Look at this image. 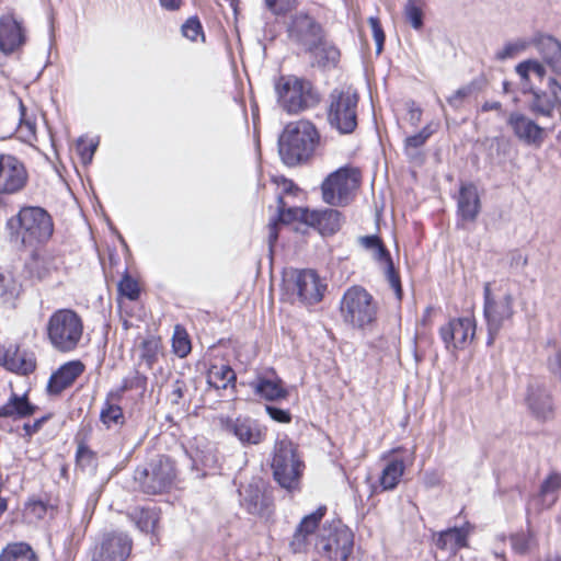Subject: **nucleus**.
I'll list each match as a JSON object with an SVG mask.
<instances>
[{"mask_svg":"<svg viewBox=\"0 0 561 561\" xmlns=\"http://www.w3.org/2000/svg\"><path fill=\"white\" fill-rule=\"evenodd\" d=\"M274 513L272 488L262 479L253 480L248 485V514L268 520Z\"/></svg>","mask_w":561,"mask_h":561,"instance_id":"17","label":"nucleus"},{"mask_svg":"<svg viewBox=\"0 0 561 561\" xmlns=\"http://www.w3.org/2000/svg\"><path fill=\"white\" fill-rule=\"evenodd\" d=\"M473 90V83L463 85L455 91L449 98H447V103L455 110H458L462 106L465 100L471 95Z\"/></svg>","mask_w":561,"mask_h":561,"instance_id":"48","label":"nucleus"},{"mask_svg":"<svg viewBox=\"0 0 561 561\" xmlns=\"http://www.w3.org/2000/svg\"><path fill=\"white\" fill-rule=\"evenodd\" d=\"M78 152L84 163H89L92 160L96 144L91 141L87 144L83 139H80L77 145Z\"/></svg>","mask_w":561,"mask_h":561,"instance_id":"57","label":"nucleus"},{"mask_svg":"<svg viewBox=\"0 0 561 561\" xmlns=\"http://www.w3.org/2000/svg\"><path fill=\"white\" fill-rule=\"evenodd\" d=\"M309 545H310V537L307 534L299 531L298 528H296V530L293 535V538L289 542V548H290L291 552L305 553V552H307Z\"/></svg>","mask_w":561,"mask_h":561,"instance_id":"49","label":"nucleus"},{"mask_svg":"<svg viewBox=\"0 0 561 561\" xmlns=\"http://www.w3.org/2000/svg\"><path fill=\"white\" fill-rule=\"evenodd\" d=\"M172 348L175 355L183 358L191 352V341L187 332L181 325H175L172 336Z\"/></svg>","mask_w":561,"mask_h":561,"instance_id":"43","label":"nucleus"},{"mask_svg":"<svg viewBox=\"0 0 561 561\" xmlns=\"http://www.w3.org/2000/svg\"><path fill=\"white\" fill-rule=\"evenodd\" d=\"M274 182L277 186V220L282 224L296 221L300 214L294 210L305 209L295 204V199L301 194V190L291 180L284 176L275 178Z\"/></svg>","mask_w":561,"mask_h":561,"instance_id":"13","label":"nucleus"},{"mask_svg":"<svg viewBox=\"0 0 561 561\" xmlns=\"http://www.w3.org/2000/svg\"><path fill=\"white\" fill-rule=\"evenodd\" d=\"M294 211L300 214L296 221L304 222L318 229L322 236H332L336 233L344 222L343 214L333 208L312 210L305 208L304 210Z\"/></svg>","mask_w":561,"mask_h":561,"instance_id":"16","label":"nucleus"},{"mask_svg":"<svg viewBox=\"0 0 561 561\" xmlns=\"http://www.w3.org/2000/svg\"><path fill=\"white\" fill-rule=\"evenodd\" d=\"M525 401L529 411L537 419L547 420L553 413L550 391L540 381L535 380L528 385Z\"/></svg>","mask_w":561,"mask_h":561,"instance_id":"24","label":"nucleus"},{"mask_svg":"<svg viewBox=\"0 0 561 561\" xmlns=\"http://www.w3.org/2000/svg\"><path fill=\"white\" fill-rule=\"evenodd\" d=\"M404 16L414 30H421L424 24L422 3H405Z\"/></svg>","mask_w":561,"mask_h":561,"instance_id":"46","label":"nucleus"},{"mask_svg":"<svg viewBox=\"0 0 561 561\" xmlns=\"http://www.w3.org/2000/svg\"><path fill=\"white\" fill-rule=\"evenodd\" d=\"M266 4L275 14H284L296 7L297 0H266Z\"/></svg>","mask_w":561,"mask_h":561,"instance_id":"56","label":"nucleus"},{"mask_svg":"<svg viewBox=\"0 0 561 561\" xmlns=\"http://www.w3.org/2000/svg\"><path fill=\"white\" fill-rule=\"evenodd\" d=\"M77 461L81 465H90L94 459V454L89 447L80 444L77 449Z\"/></svg>","mask_w":561,"mask_h":561,"instance_id":"60","label":"nucleus"},{"mask_svg":"<svg viewBox=\"0 0 561 561\" xmlns=\"http://www.w3.org/2000/svg\"><path fill=\"white\" fill-rule=\"evenodd\" d=\"M46 511L47 506L42 501H30L25 507L26 515L35 517L37 519L43 518L46 514Z\"/></svg>","mask_w":561,"mask_h":561,"instance_id":"58","label":"nucleus"},{"mask_svg":"<svg viewBox=\"0 0 561 561\" xmlns=\"http://www.w3.org/2000/svg\"><path fill=\"white\" fill-rule=\"evenodd\" d=\"M219 422L221 427L228 432L237 436L241 442H244V426L243 423L240 422V419L233 420L230 417H219Z\"/></svg>","mask_w":561,"mask_h":561,"instance_id":"47","label":"nucleus"},{"mask_svg":"<svg viewBox=\"0 0 561 561\" xmlns=\"http://www.w3.org/2000/svg\"><path fill=\"white\" fill-rule=\"evenodd\" d=\"M290 37L302 45L306 50L312 51L322 39L321 26L307 14L295 16L289 28Z\"/></svg>","mask_w":561,"mask_h":561,"instance_id":"21","label":"nucleus"},{"mask_svg":"<svg viewBox=\"0 0 561 561\" xmlns=\"http://www.w3.org/2000/svg\"><path fill=\"white\" fill-rule=\"evenodd\" d=\"M275 481L289 493L300 490L305 465L299 459L294 444L288 438L276 442L272 459Z\"/></svg>","mask_w":561,"mask_h":561,"instance_id":"5","label":"nucleus"},{"mask_svg":"<svg viewBox=\"0 0 561 561\" xmlns=\"http://www.w3.org/2000/svg\"><path fill=\"white\" fill-rule=\"evenodd\" d=\"M359 244L371 252L373 259L383 265L386 277L393 289L398 300L402 299V286L398 272L394 268L389 250L385 247L382 240L376 236H364L358 239Z\"/></svg>","mask_w":561,"mask_h":561,"instance_id":"11","label":"nucleus"},{"mask_svg":"<svg viewBox=\"0 0 561 561\" xmlns=\"http://www.w3.org/2000/svg\"><path fill=\"white\" fill-rule=\"evenodd\" d=\"M182 33L186 38L196 41L197 37L202 35V25L199 21L196 18H190L182 25Z\"/></svg>","mask_w":561,"mask_h":561,"instance_id":"55","label":"nucleus"},{"mask_svg":"<svg viewBox=\"0 0 561 561\" xmlns=\"http://www.w3.org/2000/svg\"><path fill=\"white\" fill-rule=\"evenodd\" d=\"M250 386L260 399L266 401H278L288 397V390L284 387L283 380L273 369L257 374Z\"/></svg>","mask_w":561,"mask_h":561,"instance_id":"23","label":"nucleus"},{"mask_svg":"<svg viewBox=\"0 0 561 561\" xmlns=\"http://www.w3.org/2000/svg\"><path fill=\"white\" fill-rule=\"evenodd\" d=\"M476 322L472 318H455L439 329V336L447 350H461L472 341Z\"/></svg>","mask_w":561,"mask_h":561,"instance_id":"15","label":"nucleus"},{"mask_svg":"<svg viewBox=\"0 0 561 561\" xmlns=\"http://www.w3.org/2000/svg\"><path fill=\"white\" fill-rule=\"evenodd\" d=\"M327 285L313 270H302L296 273L294 279V291L305 305H316L323 298Z\"/></svg>","mask_w":561,"mask_h":561,"instance_id":"20","label":"nucleus"},{"mask_svg":"<svg viewBox=\"0 0 561 561\" xmlns=\"http://www.w3.org/2000/svg\"><path fill=\"white\" fill-rule=\"evenodd\" d=\"M368 22L371 27L373 37L376 42V51H377V54H380L383 49V44H385V38H386L385 32L382 30V26H381L378 18L370 16L368 19Z\"/></svg>","mask_w":561,"mask_h":561,"instance_id":"52","label":"nucleus"},{"mask_svg":"<svg viewBox=\"0 0 561 561\" xmlns=\"http://www.w3.org/2000/svg\"><path fill=\"white\" fill-rule=\"evenodd\" d=\"M83 332L84 324L81 316L69 308L55 310L46 323L47 340L59 353L77 350L83 339Z\"/></svg>","mask_w":561,"mask_h":561,"instance_id":"3","label":"nucleus"},{"mask_svg":"<svg viewBox=\"0 0 561 561\" xmlns=\"http://www.w3.org/2000/svg\"><path fill=\"white\" fill-rule=\"evenodd\" d=\"M325 513H327V507L319 506L314 512L306 515L300 520L297 528L299 529V531H302L310 537L318 528V526H319L321 519L324 517Z\"/></svg>","mask_w":561,"mask_h":561,"instance_id":"45","label":"nucleus"},{"mask_svg":"<svg viewBox=\"0 0 561 561\" xmlns=\"http://www.w3.org/2000/svg\"><path fill=\"white\" fill-rule=\"evenodd\" d=\"M408 114L410 124L412 126H417L422 119L423 111L414 101H409Z\"/></svg>","mask_w":561,"mask_h":561,"instance_id":"59","label":"nucleus"},{"mask_svg":"<svg viewBox=\"0 0 561 561\" xmlns=\"http://www.w3.org/2000/svg\"><path fill=\"white\" fill-rule=\"evenodd\" d=\"M30 277L42 280L57 270L55 257L48 253H34L25 264Z\"/></svg>","mask_w":561,"mask_h":561,"instance_id":"31","label":"nucleus"},{"mask_svg":"<svg viewBox=\"0 0 561 561\" xmlns=\"http://www.w3.org/2000/svg\"><path fill=\"white\" fill-rule=\"evenodd\" d=\"M312 51H316L317 61L322 67H334L340 58L339 49L322 39Z\"/></svg>","mask_w":561,"mask_h":561,"instance_id":"40","label":"nucleus"},{"mask_svg":"<svg viewBox=\"0 0 561 561\" xmlns=\"http://www.w3.org/2000/svg\"><path fill=\"white\" fill-rule=\"evenodd\" d=\"M21 291V285L15 280L12 273H0V298L3 302L15 299Z\"/></svg>","mask_w":561,"mask_h":561,"instance_id":"41","label":"nucleus"},{"mask_svg":"<svg viewBox=\"0 0 561 561\" xmlns=\"http://www.w3.org/2000/svg\"><path fill=\"white\" fill-rule=\"evenodd\" d=\"M481 210L478 187L472 182L461 183L457 198V215L462 221L472 222Z\"/></svg>","mask_w":561,"mask_h":561,"instance_id":"26","label":"nucleus"},{"mask_svg":"<svg viewBox=\"0 0 561 561\" xmlns=\"http://www.w3.org/2000/svg\"><path fill=\"white\" fill-rule=\"evenodd\" d=\"M548 368L561 379V350L548 358Z\"/></svg>","mask_w":561,"mask_h":561,"instance_id":"63","label":"nucleus"},{"mask_svg":"<svg viewBox=\"0 0 561 561\" xmlns=\"http://www.w3.org/2000/svg\"><path fill=\"white\" fill-rule=\"evenodd\" d=\"M7 227L11 240L26 248H35L46 243L54 232L50 215L42 207L27 206L11 217Z\"/></svg>","mask_w":561,"mask_h":561,"instance_id":"1","label":"nucleus"},{"mask_svg":"<svg viewBox=\"0 0 561 561\" xmlns=\"http://www.w3.org/2000/svg\"><path fill=\"white\" fill-rule=\"evenodd\" d=\"M359 95L355 88H335L329 95L328 122L341 135L352 134L358 124Z\"/></svg>","mask_w":561,"mask_h":561,"instance_id":"4","label":"nucleus"},{"mask_svg":"<svg viewBox=\"0 0 561 561\" xmlns=\"http://www.w3.org/2000/svg\"><path fill=\"white\" fill-rule=\"evenodd\" d=\"M0 561H36L32 548L23 542L8 546L0 554Z\"/></svg>","mask_w":561,"mask_h":561,"instance_id":"37","label":"nucleus"},{"mask_svg":"<svg viewBox=\"0 0 561 561\" xmlns=\"http://www.w3.org/2000/svg\"><path fill=\"white\" fill-rule=\"evenodd\" d=\"M483 316L488 327V345H492L496 335L514 314V298L508 291H493L491 284L486 283L483 288Z\"/></svg>","mask_w":561,"mask_h":561,"instance_id":"9","label":"nucleus"},{"mask_svg":"<svg viewBox=\"0 0 561 561\" xmlns=\"http://www.w3.org/2000/svg\"><path fill=\"white\" fill-rule=\"evenodd\" d=\"M131 539L123 533L103 536L91 554V561H125L131 551Z\"/></svg>","mask_w":561,"mask_h":561,"instance_id":"12","label":"nucleus"},{"mask_svg":"<svg viewBox=\"0 0 561 561\" xmlns=\"http://www.w3.org/2000/svg\"><path fill=\"white\" fill-rule=\"evenodd\" d=\"M320 135L309 121L288 124L278 139V152L282 161L288 167L308 162L319 145Z\"/></svg>","mask_w":561,"mask_h":561,"instance_id":"2","label":"nucleus"},{"mask_svg":"<svg viewBox=\"0 0 561 561\" xmlns=\"http://www.w3.org/2000/svg\"><path fill=\"white\" fill-rule=\"evenodd\" d=\"M118 290L122 295L128 297L131 300L137 299L139 295V287L137 282L128 275L124 276L119 282Z\"/></svg>","mask_w":561,"mask_h":561,"instance_id":"51","label":"nucleus"},{"mask_svg":"<svg viewBox=\"0 0 561 561\" xmlns=\"http://www.w3.org/2000/svg\"><path fill=\"white\" fill-rule=\"evenodd\" d=\"M506 123L514 136L523 144L535 148L542 146L546 133L534 119L520 112H512Z\"/></svg>","mask_w":561,"mask_h":561,"instance_id":"18","label":"nucleus"},{"mask_svg":"<svg viewBox=\"0 0 561 561\" xmlns=\"http://www.w3.org/2000/svg\"><path fill=\"white\" fill-rule=\"evenodd\" d=\"M468 530L463 527H453L442 530L434 539L435 546L444 551L456 552L467 546Z\"/></svg>","mask_w":561,"mask_h":561,"instance_id":"30","label":"nucleus"},{"mask_svg":"<svg viewBox=\"0 0 561 561\" xmlns=\"http://www.w3.org/2000/svg\"><path fill=\"white\" fill-rule=\"evenodd\" d=\"M360 183L357 168L342 167L330 173L321 184L322 199L331 206H346Z\"/></svg>","mask_w":561,"mask_h":561,"instance_id":"10","label":"nucleus"},{"mask_svg":"<svg viewBox=\"0 0 561 561\" xmlns=\"http://www.w3.org/2000/svg\"><path fill=\"white\" fill-rule=\"evenodd\" d=\"M224 1L229 4V7L232 9V12H233L236 41H237V45H238V48H239V54H240L241 62L243 64L242 39H241L240 28L238 26V20H239V14H240V10H239V7H238L239 0H224ZM217 2H218L219 5H221V0H217Z\"/></svg>","mask_w":561,"mask_h":561,"instance_id":"50","label":"nucleus"},{"mask_svg":"<svg viewBox=\"0 0 561 561\" xmlns=\"http://www.w3.org/2000/svg\"><path fill=\"white\" fill-rule=\"evenodd\" d=\"M437 128L438 123H428L415 135L407 137L404 140L405 154L413 157V150L424 146L430 137L437 130Z\"/></svg>","mask_w":561,"mask_h":561,"instance_id":"36","label":"nucleus"},{"mask_svg":"<svg viewBox=\"0 0 561 561\" xmlns=\"http://www.w3.org/2000/svg\"><path fill=\"white\" fill-rule=\"evenodd\" d=\"M549 89L551 92V98L556 104H561V84L554 78L549 79Z\"/></svg>","mask_w":561,"mask_h":561,"instance_id":"64","label":"nucleus"},{"mask_svg":"<svg viewBox=\"0 0 561 561\" xmlns=\"http://www.w3.org/2000/svg\"><path fill=\"white\" fill-rule=\"evenodd\" d=\"M100 419L107 428L122 425L125 421L122 408L117 404L111 403L110 401H106L102 408Z\"/></svg>","mask_w":561,"mask_h":561,"instance_id":"42","label":"nucleus"},{"mask_svg":"<svg viewBox=\"0 0 561 561\" xmlns=\"http://www.w3.org/2000/svg\"><path fill=\"white\" fill-rule=\"evenodd\" d=\"M511 547L517 554H526L531 546L535 543L533 533L528 529L527 531H519L510 536Z\"/></svg>","mask_w":561,"mask_h":561,"instance_id":"44","label":"nucleus"},{"mask_svg":"<svg viewBox=\"0 0 561 561\" xmlns=\"http://www.w3.org/2000/svg\"><path fill=\"white\" fill-rule=\"evenodd\" d=\"M276 92L280 107L288 114H298L320 102V94L312 83L297 77H282Z\"/></svg>","mask_w":561,"mask_h":561,"instance_id":"7","label":"nucleus"},{"mask_svg":"<svg viewBox=\"0 0 561 561\" xmlns=\"http://www.w3.org/2000/svg\"><path fill=\"white\" fill-rule=\"evenodd\" d=\"M234 380L236 374L227 365H213L207 374L208 385L217 390L227 389Z\"/></svg>","mask_w":561,"mask_h":561,"instance_id":"34","label":"nucleus"},{"mask_svg":"<svg viewBox=\"0 0 561 561\" xmlns=\"http://www.w3.org/2000/svg\"><path fill=\"white\" fill-rule=\"evenodd\" d=\"M267 427L257 422L248 424V444H260L266 436Z\"/></svg>","mask_w":561,"mask_h":561,"instance_id":"53","label":"nucleus"},{"mask_svg":"<svg viewBox=\"0 0 561 561\" xmlns=\"http://www.w3.org/2000/svg\"><path fill=\"white\" fill-rule=\"evenodd\" d=\"M561 472L551 471L541 482L538 497L542 508H551L559 499Z\"/></svg>","mask_w":561,"mask_h":561,"instance_id":"32","label":"nucleus"},{"mask_svg":"<svg viewBox=\"0 0 561 561\" xmlns=\"http://www.w3.org/2000/svg\"><path fill=\"white\" fill-rule=\"evenodd\" d=\"M340 311L346 324L354 329H365L375 322L378 305L365 288L353 286L344 293Z\"/></svg>","mask_w":561,"mask_h":561,"instance_id":"6","label":"nucleus"},{"mask_svg":"<svg viewBox=\"0 0 561 561\" xmlns=\"http://www.w3.org/2000/svg\"><path fill=\"white\" fill-rule=\"evenodd\" d=\"M537 48L543 61L556 73L561 76V44L552 36H540L537 39Z\"/></svg>","mask_w":561,"mask_h":561,"instance_id":"29","label":"nucleus"},{"mask_svg":"<svg viewBox=\"0 0 561 561\" xmlns=\"http://www.w3.org/2000/svg\"><path fill=\"white\" fill-rule=\"evenodd\" d=\"M84 364L81 360H70L64 364L54 373L48 382V389L51 393H60L71 386L75 380L84 371Z\"/></svg>","mask_w":561,"mask_h":561,"instance_id":"27","label":"nucleus"},{"mask_svg":"<svg viewBox=\"0 0 561 561\" xmlns=\"http://www.w3.org/2000/svg\"><path fill=\"white\" fill-rule=\"evenodd\" d=\"M27 39V32L22 21L13 14L0 16V51L10 55L21 49Z\"/></svg>","mask_w":561,"mask_h":561,"instance_id":"19","label":"nucleus"},{"mask_svg":"<svg viewBox=\"0 0 561 561\" xmlns=\"http://www.w3.org/2000/svg\"><path fill=\"white\" fill-rule=\"evenodd\" d=\"M49 419H50V415H44V416L35 420V422H33V423H25L23 425V430L25 431L26 436H32L35 433H37L42 428L43 424L45 422H47Z\"/></svg>","mask_w":561,"mask_h":561,"instance_id":"61","label":"nucleus"},{"mask_svg":"<svg viewBox=\"0 0 561 561\" xmlns=\"http://www.w3.org/2000/svg\"><path fill=\"white\" fill-rule=\"evenodd\" d=\"M529 108L535 115L551 117L554 108V101L548 93L536 91L533 94Z\"/></svg>","mask_w":561,"mask_h":561,"instance_id":"39","label":"nucleus"},{"mask_svg":"<svg viewBox=\"0 0 561 561\" xmlns=\"http://www.w3.org/2000/svg\"><path fill=\"white\" fill-rule=\"evenodd\" d=\"M265 411L268 414V416L275 422L285 424L291 422V414L287 409H282L276 405L266 404Z\"/></svg>","mask_w":561,"mask_h":561,"instance_id":"54","label":"nucleus"},{"mask_svg":"<svg viewBox=\"0 0 561 561\" xmlns=\"http://www.w3.org/2000/svg\"><path fill=\"white\" fill-rule=\"evenodd\" d=\"M530 45V42L526 38H515L506 42L503 47L495 51V59L499 61H505L513 59L524 53Z\"/></svg>","mask_w":561,"mask_h":561,"instance_id":"38","label":"nucleus"},{"mask_svg":"<svg viewBox=\"0 0 561 561\" xmlns=\"http://www.w3.org/2000/svg\"><path fill=\"white\" fill-rule=\"evenodd\" d=\"M27 172L14 156L0 153V194H15L24 188Z\"/></svg>","mask_w":561,"mask_h":561,"instance_id":"14","label":"nucleus"},{"mask_svg":"<svg viewBox=\"0 0 561 561\" xmlns=\"http://www.w3.org/2000/svg\"><path fill=\"white\" fill-rule=\"evenodd\" d=\"M401 450L402 448L392 449L388 455L382 457L387 462L378 480L381 491L394 490L404 474L408 460L397 455Z\"/></svg>","mask_w":561,"mask_h":561,"instance_id":"25","label":"nucleus"},{"mask_svg":"<svg viewBox=\"0 0 561 561\" xmlns=\"http://www.w3.org/2000/svg\"><path fill=\"white\" fill-rule=\"evenodd\" d=\"M161 350V341L159 337L150 335L144 339L138 345V357L140 365H145L147 368H152L154 363L158 360V356Z\"/></svg>","mask_w":561,"mask_h":561,"instance_id":"33","label":"nucleus"},{"mask_svg":"<svg viewBox=\"0 0 561 561\" xmlns=\"http://www.w3.org/2000/svg\"><path fill=\"white\" fill-rule=\"evenodd\" d=\"M176 477L173 461L160 456L149 463L138 467L134 473V480L141 492L156 495L170 490Z\"/></svg>","mask_w":561,"mask_h":561,"instance_id":"8","label":"nucleus"},{"mask_svg":"<svg viewBox=\"0 0 561 561\" xmlns=\"http://www.w3.org/2000/svg\"><path fill=\"white\" fill-rule=\"evenodd\" d=\"M0 365L12 373L27 375L36 368V359L32 352L10 344L0 346Z\"/></svg>","mask_w":561,"mask_h":561,"instance_id":"22","label":"nucleus"},{"mask_svg":"<svg viewBox=\"0 0 561 561\" xmlns=\"http://www.w3.org/2000/svg\"><path fill=\"white\" fill-rule=\"evenodd\" d=\"M129 517L141 531L150 533L159 522V512L156 508L136 507L129 513Z\"/></svg>","mask_w":561,"mask_h":561,"instance_id":"35","label":"nucleus"},{"mask_svg":"<svg viewBox=\"0 0 561 561\" xmlns=\"http://www.w3.org/2000/svg\"><path fill=\"white\" fill-rule=\"evenodd\" d=\"M185 391V385L181 380H176L172 386V391L170 393V400L172 404H179L182 400Z\"/></svg>","mask_w":561,"mask_h":561,"instance_id":"62","label":"nucleus"},{"mask_svg":"<svg viewBox=\"0 0 561 561\" xmlns=\"http://www.w3.org/2000/svg\"><path fill=\"white\" fill-rule=\"evenodd\" d=\"M36 410L37 407L28 401L26 394L19 396L12 392L8 401L0 405V417L25 419L33 415Z\"/></svg>","mask_w":561,"mask_h":561,"instance_id":"28","label":"nucleus"}]
</instances>
